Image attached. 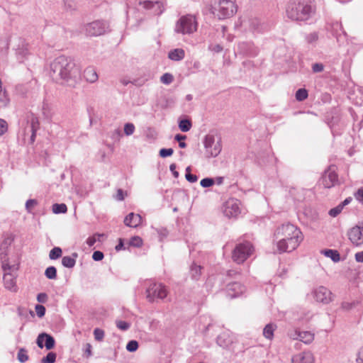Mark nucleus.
Instances as JSON below:
<instances>
[{"instance_id":"obj_24","label":"nucleus","mask_w":363,"mask_h":363,"mask_svg":"<svg viewBox=\"0 0 363 363\" xmlns=\"http://www.w3.org/2000/svg\"><path fill=\"white\" fill-rule=\"evenodd\" d=\"M143 244V239L139 236H133L132 237L129 242L128 245L135 247H140Z\"/></svg>"},{"instance_id":"obj_26","label":"nucleus","mask_w":363,"mask_h":363,"mask_svg":"<svg viewBox=\"0 0 363 363\" xmlns=\"http://www.w3.org/2000/svg\"><path fill=\"white\" fill-rule=\"evenodd\" d=\"M325 256L330 257L334 262H338L340 259V254L336 250H327L324 251Z\"/></svg>"},{"instance_id":"obj_28","label":"nucleus","mask_w":363,"mask_h":363,"mask_svg":"<svg viewBox=\"0 0 363 363\" xmlns=\"http://www.w3.org/2000/svg\"><path fill=\"white\" fill-rule=\"evenodd\" d=\"M45 275L48 279H55L57 277V269L55 267H49L45 269Z\"/></svg>"},{"instance_id":"obj_27","label":"nucleus","mask_w":363,"mask_h":363,"mask_svg":"<svg viewBox=\"0 0 363 363\" xmlns=\"http://www.w3.org/2000/svg\"><path fill=\"white\" fill-rule=\"evenodd\" d=\"M75 259L69 256L63 257L62 259V264L64 267L72 268L75 264Z\"/></svg>"},{"instance_id":"obj_56","label":"nucleus","mask_w":363,"mask_h":363,"mask_svg":"<svg viewBox=\"0 0 363 363\" xmlns=\"http://www.w3.org/2000/svg\"><path fill=\"white\" fill-rule=\"evenodd\" d=\"M357 362L358 363H363V347L361 348L359 352L358 357L357 359Z\"/></svg>"},{"instance_id":"obj_38","label":"nucleus","mask_w":363,"mask_h":363,"mask_svg":"<svg viewBox=\"0 0 363 363\" xmlns=\"http://www.w3.org/2000/svg\"><path fill=\"white\" fill-rule=\"evenodd\" d=\"M343 208V205H338L337 206L331 208L329 211V215L332 217H336L337 215H339L342 210Z\"/></svg>"},{"instance_id":"obj_14","label":"nucleus","mask_w":363,"mask_h":363,"mask_svg":"<svg viewBox=\"0 0 363 363\" xmlns=\"http://www.w3.org/2000/svg\"><path fill=\"white\" fill-rule=\"evenodd\" d=\"M240 212V203L238 201L231 199L226 202L224 213L228 217H235Z\"/></svg>"},{"instance_id":"obj_34","label":"nucleus","mask_w":363,"mask_h":363,"mask_svg":"<svg viewBox=\"0 0 363 363\" xmlns=\"http://www.w3.org/2000/svg\"><path fill=\"white\" fill-rule=\"evenodd\" d=\"M192 277L194 279H198L201 274V267L199 265H193L191 268Z\"/></svg>"},{"instance_id":"obj_49","label":"nucleus","mask_w":363,"mask_h":363,"mask_svg":"<svg viewBox=\"0 0 363 363\" xmlns=\"http://www.w3.org/2000/svg\"><path fill=\"white\" fill-rule=\"evenodd\" d=\"M355 199L363 204V189L361 188L354 194Z\"/></svg>"},{"instance_id":"obj_47","label":"nucleus","mask_w":363,"mask_h":363,"mask_svg":"<svg viewBox=\"0 0 363 363\" xmlns=\"http://www.w3.org/2000/svg\"><path fill=\"white\" fill-rule=\"evenodd\" d=\"M116 325H117L118 328H119L121 330H125L128 329V328H129V324L123 320L117 321Z\"/></svg>"},{"instance_id":"obj_45","label":"nucleus","mask_w":363,"mask_h":363,"mask_svg":"<svg viewBox=\"0 0 363 363\" xmlns=\"http://www.w3.org/2000/svg\"><path fill=\"white\" fill-rule=\"evenodd\" d=\"M35 309L39 317H43L45 313V308L42 305H36Z\"/></svg>"},{"instance_id":"obj_5","label":"nucleus","mask_w":363,"mask_h":363,"mask_svg":"<svg viewBox=\"0 0 363 363\" xmlns=\"http://www.w3.org/2000/svg\"><path fill=\"white\" fill-rule=\"evenodd\" d=\"M255 249L250 242L238 244L232 252L233 260L238 264H242L254 253Z\"/></svg>"},{"instance_id":"obj_61","label":"nucleus","mask_w":363,"mask_h":363,"mask_svg":"<svg viewBox=\"0 0 363 363\" xmlns=\"http://www.w3.org/2000/svg\"><path fill=\"white\" fill-rule=\"evenodd\" d=\"M352 201V198H347L340 205H343V207L348 204Z\"/></svg>"},{"instance_id":"obj_63","label":"nucleus","mask_w":363,"mask_h":363,"mask_svg":"<svg viewBox=\"0 0 363 363\" xmlns=\"http://www.w3.org/2000/svg\"><path fill=\"white\" fill-rule=\"evenodd\" d=\"M9 102V99L7 97H5V99L4 100V106H6Z\"/></svg>"},{"instance_id":"obj_3","label":"nucleus","mask_w":363,"mask_h":363,"mask_svg":"<svg viewBox=\"0 0 363 363\" xmlns=\"http://www.w3.org/2000/svg\"><path fill=\"white\" fill-rule=\"evenodd\" d=\"M315 11L311 0H291L286 9L288 17L294 21H306Z\"/></svg>"},{"instance_id":"obj_2","label":"nucleus","mask_w":363,"mask_h":363,"mask_svg":"<svg viewBox=\"0 0 363 363\" xmlns=\"http://www.w3.org/2000/svg\"><path fill=\"white\" fill-rule=\"evenodd\" d=\"M277 240L276 246L279 253L289 252L296 249L303 240V235L296 226L291 223L282 224L274 233Z\"/></svg>"},{"instance_id":"obj_22","label":"nucleus","mask_w":363,"mask_h":363,"mask_svg":"<svg viewBox=\"0 0 363 363\" xmlns=\"http://www.w3.org/2000/svg\"><path fill=\"white\" fill-rule=\"evenodd\" d=\"M275 328L276 326L273 324L267 325L263 330L264 336L269 340H272L274 337V331Z\"/></svg>"},{"instance_id":"obj_53","label":"nucleus","mask_w":363,"mask_h":363,"mask_svg":"<svg viewBox=\"0 0 363 363\" xmlns=\"http://www.w3.org/2000/svg\"><path fill=\"white\" fill-rule=\"evenodd\" d=\"M177 166L175 164H172L169 166V169L172 171L174 177L177 178L179 177V172L176 170Z\"/></svg>"},{"instance_id":"obj_31","label":"nucleus","mask_w":363,"mask_h":363,"mask_svg":"<svg viewBox=\"0 0 363 363\" xmlns=\"http://www.w3.org/2000/svg\"><path fill=\"white\" fill-rule=\"evenodd\" d=\"M308 96V91L305 89H299L296 93V99L299 101L305 100Z\"/></svg>"},{"instance_id":"obj_33","label":"nucleus","mask_w":363,"mask_h":363,"mask_svg":"<svg viewBox=\"0 0 363 363\" xmlns=\"http://www.w3.org/2000/svg\"><path fill=\"white\" fill-rule=\"evenodd\" d=\"M56 360V354L55 352H49L45 357L41 359V363H54Z\"/></svg>"},{"instance_id":"obj_57","label":"nucleus","mask_w":363,"mask_h":363,"mask_svg":"<svg viewBox=\"0 0 363 363\" xmlns=\"http://www.w3.org/2000/svg\"><path fill=\"white\" fill-rule=\"evenodd\" d=\"M123 248V239H119L118 244L116 246V251H119Z\"/></svg>"},{"instance_id":"obj_8","label":"nucleus","mask_w":363,"mask_h":363,"mask_svg":"<svg viewBox=\"0 0 363 363\" xmlns=\"http://www.w3.org/2000/svg\"><path fill=\"white\" fill-rule=\"evenodd\" d=\"M167 294L165 286L162 284L154 283L147 289V298L150 301H154L155 298L163 299Z\"/></svg>"},{"instance_id":"obj_41","label":"nucleus","mask_w":363,"mask_h":363,"mask_svg":"<svg viewBox=\"0 0 363 363\" xmlns=\"http://www.w3.org/2000/svg\"><path fill=\"white\" fill-rule=\"evenodd\" d=\"M38 204V202L35 199H29L27 201L26 203V209L28 212H31L32 210Z\"/></svg>"},{"instance_id":"obj_35","label":"nucleus","mask_w":363,"mask_h":363,"mask_svg":"<svg viewBox=\"0 0 363 363\" xmlns=\"http://www.w3.org/2000/svg\"><path fill=\"white\" fill-rule=\"evenodd\" d=\"M160 80L164 84H169L173 82L174 77L172 74L169 73H165L161 77Z\"/></svg>"},{"instance_id":"obj_13","label":"nucleus","mask_w":363,"mask_h":363,"mask_svg":"<svg viewBox=\"0 0 363 363\" xmlns=\"http://www.w3.org/2000/svg\"><path fill=\"white\" fill-rule=\"evenodd\" d=\"M315 358L312 352L305 351L299 352L292 357V363H314Z\"/></svg>"},{"instance_id":"obj_60","label":"nucleus","mask_w":363,"mask_h":363,"mask_svg":"<svg viewBox=\"0 0 363 363\" xmlns=\"http://www.w3.org/2000/svg\"><path fill=\"white\" fill-rule=\"evenodd\" d=\"M5 250H3L1 247H0V259H4L6 257Z\"/></svg>"},{"instance_id":"obj_39","label":"nucleus","mask_w":363,"mask_h":363,"mask_svg":"<svg viewBox=\"0 0 363 363\" xmlns=\"http://www.w3.org/2000/svg\"><path fill=\"white\" fill-rule=\"evenodd\" d=\"M135 131V125L133 123H126L124 126V133L126 135H132Z\"/></svg>"},{"instance_id":"obj_17","label":"nucleus","mask_w":363,"mask_h":363,"mask_svg":"<svg viewBox=\"0 0 363 363\" xmlns=\"http://www.w3.org/2000/svg\"><path fill=\"white\" fill-rule=\"evenodd\" d=\"M245 291V287L240 283L234 282L228 285L226 292L228 296L234 298L242 294Z\"/></svg>"},{"instance_id":"obj_62","label":"nucleus","mask_w":363,"mask_h":363,"mask_svg":"<svg viewBox=\"0 0 363 363\" xmlns=\"http://www.w3.org/2000/svg\"><path fill=\"white\" fill-rule=\"evenodd\" d=\"M179 146L181 148H185V147H186V143L181 141V142H179Z\"/></svg>"},{"instance_id":"obj_29","label":"nucleus","mask_w":363,"mask_h":363,"mask_svg":"<svg viewBox=\"0 0 363 363\" xmlns=\"http://www.w3.org/2000/svg\"><path fill=\"white\" fill-rule=\"evenodd\" d=\"M18 360L20 362H26L28 360V355L27 354V350L24 348H21L18 350V355H17Z\"/></svg>"},{"instance_id":"obj_20","label":"nucleus","mask_w":363,"mask_h":363,"mask_svg":"<svg viewBox=\"0 0 363 363\" xmlns=\"http://www.w3.org/2000/svg\"><path fill=\"white\" fill-rule=\"evenodd\" d=\"M84 77L86 82L94 83L98 80L99 76L94 68L89 67L84 71Z\"/></svg>"},{"instance_id":"obj_51","label":"nucleus","mask_w":363,"mask_h":363,"mask_svg":"<svg viewBox=\"0 0 363 363\" xmlns=\"http://www.w3.org/2000/svg\"><path fill=\"white\" fill-rule=\"evenodd\" d=\"M140 5H142L145 9H150L153 6L154 3L150 1H140L139 3Z\"/></svg>"},{"instance_id":"obj_23","label":"nucleus","mask_w":363,"mask_h":363,"mask_svg":"<svg viewBox=\"0 0 363 363\" xmlns=\"http://www.w3.org/2000/svg\"><path fill=\"white\" fill-rule=\"evenodd\" d=\"M192 126L191 121L188 119L181 120L179 123V128L182 132L189 131Z\"/></svg>"},{"instance_id":"obj_44","label":"nucleus","mask_w":363,"mask_h":363,"mask_svg":"<svg viewBox=\"0 0 363 363\" xmlns=\"http://www.w3.org/2000/svg\"><path fill=\"white\" fill-rule=\"evenodd\" d=\"M214 184V181L213 179H210V178H205V179H203L201 182H200V184L203 186V187H210L211 186H213Z\"/></svg>"},{"instance_id":"obj_1","label":"nucleus","mask_w":363,"mask_h":363,"mask_svg":"<svg viewBox=\"0 0 363 363\" xmlns=\"http://www.w3.org/2000/svg\"><path fill=\"white\" fill-rule=\"evenodd\" d=\"M50 74L53 79L69 87H76L81 78L80 68L75 62L64 56L57 57L50 64Z\"/></svg>"},{"instance_id":"obj_32","label":"nucleus","mask_w":363,"mask_h":363,"mask_svg":"<svg viewBox=\"0 0 363 363\" xmlns=\"http://www.w3.org/2000/svg\"><path fill=\"white\" fill-rule=\"evenodd\" d=\"M62 256V250L58 247H55L50 252L49 257L51 259H55Z\"/></svg>"},{"instance_id":"obj_16","label":"nucleus","mask_w":363,"mask_h":363,"mask_svg":"<svg viewBox=\"0 0 363 363\" xmlns=\"http://www.w3.org/2000/svg\"><path fill=\"white\" fill-rule=\"evenodd\" d=\"M293 339L299 340L305 344H310L314 340V333L310 331L295 330L294 334L291 335Z\"/></svg>"},{"instance_id":"obj_48","label":"nucleus","mask_w":363,"mask_h":363,"mask_svg":"<svg viewBox=\"0 0 363 363\" xmlns=\"http://www.w3.org/2000/svg\"><path fill=\"white\" fill-rule=\"evenodd\" d=\"M92 258L95 261H101L104 258V254L101 251H95L92 255Z\"/></svg>"},{"instance_id":"obj_6","label":"nucleus","mask_w":363,"mask_h":363,"mask_svg":"<svg viewBox=\"0 0 363 363\" xmlns=\"http://www.w3.org/2000/svg\"><path fill=\"white\" fill-rule=\"evenodd\" d=\"M196 18L191 15L182 16L176 24L175 31L182 34H191L197 30Z\"/></svg>"},{"instance_id":"obj_42","label":"nucleus","mask_w":363,"mask_h":363,"mask_svg":"<svg viewBox=\"0 0 363 363\" xmlns=\"http://www.w3.org/2000/svg\"><path fill=\"white\" fill-rule=\"evenodd\" d=\"M186 179H187V181H189V182H191V183H194V182H196L198 179L196 175L195 174H191L189 173L190 172V167H188L186 169Z\"/></svg>"},{"instance_id":"obj_50","label":"nucleus","mask_w":363,"mask_h":363,"mask_svg":"<svg viewBox=\"0 0 363 363\" xmlns=\"http://www.w3.org/2000/svg\"><path fill=\"white\" fill-rule=\"evenodd\" d=\"M323 65L320 63H315L312 66L313 72H320L323 70Z\"/></svg>"},{"instance_id":"obj_55","label":"nucleus","mask_w":363,"mask_h":363,"mask_svg":"<svg viewBox=\"0 0 363 363\" xmlns=\"http://www.w3.org/2000/svg\"><path fill=\"white\" fill-rule=\"evenodd\" d=\"M355 259L358 262H363V251L355 254Z\"/></svg>"},{"instance_id":"obj_46","label":"nucleus","mask_w":363,"mask_h":363,"mask_svg":"<svg viewBox=\"0 0 363 363\" xmlns=\"http://www.w3.org/2000/svg\"><path fill=\"white\" fill-rule=\"evenodd\" d=\"M84 348V354L86 358L90 357L92 355V346L90 343H86Z\"/></svg>"},{"instance_id":"obj_18","label":"nucleus","mask_w":363,"mask_h":363,"mask_svg":"<svg viewBox=\"0 0 363 363\" xmlns=\"http://www.w3.org/2000/svg\"><path fill=\"white\" fill-rule=\"evenodd\" d=\"M142 222L143 218L141 216L134 213H130L124 219L125 225L130 228H137L142 224Z\"/></svg>"},{"instance_id":"obj_59","label":"nucleus","mask_w":363,"mask_h":363,"mask_svg":"<svg viewBox=\"0 0 363 363\" xmlns=\"http://www.w3.org/2000/svg\"><path fill=\"white\" fill-rule=\"evenodd\" d=\"M186 138V135H180V134H177L175 136V140L179 141V142H181L182 140H185Z\"/></svg>"},{"instance_id":"obj_15","label":"nucleus","mask_w":363,"mask_h":363,"mask_svg":"<svg viewBox=\"0 0 363 363\" xmlns=\"http://www.w3.org/2000/svg\"><path fill=\"white\" fill-rule=\"evenodd\" d=\"M54 338L46 333L40 334L37 338V345L40 348H43L45 345L47 350H51L55 346Z\"/></svg>"},{"instance_id":"obj_43","label":"nucleus","mask_w":363,"mask_h":363,"mask_svg":"<svg viewBox=\"0 0 363 363\" xmlns=\"http://www.w3.org/2000/svg\"><path fill=\"white\" fill-rule=\"evenodd\" d=\"M173 152H174V150L172 148H168V149L163 148L160 150V156L162 157H167L171 156L173 154Z\"/></svg>"},{"instance_id":"obj_4","label":"nucleus","mask_w":363,"mask_h":363,"mask_svg":"<svg viewBox=\"0 0 363 363\" xmlns=\"http://www.w3.org/2000/svg\"><path fill=\"white\" fill-rule=\"evenodd\" d=\"M213 13L219 19L232 17L237 12V5L230 0H220L213 8Z\"/></svg>"},{"instance_id":"obj_40","label":"nucleus","mask_w":363,"mask_h":363,"mask_svg":"<svg viewBox=\"0 0 363 363\" xmlns=\"http://www.w3.org/2000/svg\"><path fill=\"white\" fill-rule=\"evenodd\" d=\"M8 127L9 126L7 122L4 119L0 118V136L3 135L7 132Z\"/></svg>"},{"instance_id":"obj_58","label":"nucleus","mask_w":363,"mask_h":363,"mask_svg":"<svg viewBox=\"0 0 363 363\" xmlns=\"http://www.w3.org/2000/svg\"><path fill=\"white\" fill-rule=\"evenodd\" d=\"M2 268L4 271L6 272V270H10L11 269V267L9 265V263L6 262L5 261H3Z\"/></svg>"},{"instance_id":"obj_12","label":"nucleus","mask_w":363,"mask_h":363,"mask_svg":"<svg viewBox=\"0 0 363 363\" xmlns=\"http://www.w3.org/2000/svg\"><path fill=\"white\" fill-rule=\"evenodd\" d=\"M234 339V336L230 331L225 330L218 336L217 343L223 348L231 349Z\"/></svg>"},{"instance_id":"obj_30","label":"nucleus","mask_w":363,"mask_h":363,"mask_svg":"<svg viewBox=\"0 0 363 363\" xmlns=\"http://www.w3.org/2000/svg\"><path fill=\"white\" fill-rule=\"evenodd\" d=\"M103 236H104V234L96 233L94 235L89 237L87 238L86 244L89 247H91L96 243V241H100V238L103 237Z\"/></svg>"},{"instance_id":"obj_54","label":"nucleus","mask_w":363,"mask_h":363,"mask_svg":"<svg viewBox=\"0 0 363 363\" xmlns=\"http://www.w3.org/2000/svg\"><path fill=\"white\" fill-rule=\"evenodd\" d=\"M124 193H123V191L122 189H118L117 191V194H116V199L119 201H122L124 199Z\"/></svg>"},{"instance_id":"obj_52","label":"nucleus","mask_w":363,"mask_h":363,"mask_svg":"<svg viewBox=\"0 0 363 363\" xmlns=\"http://www.w3.org/2000/svg\"><path fill=\"white\" fill-rule=\"evenodd\" d=\"M37 299H38V302L45 303V302H46V301L48 299V296H47L46 294L40 293L38 295Z\"/></svg>"},{"instance_id":"obj_21","label":"nucleus","mask_w":363,"mask_h":363,"mask_svg":"<svg viewBox=\"0 0 363 363\" xmlns=\"http://www.w3.org/2000/svg\"><path fill=\"white\" fill-rule=\"evenodd\" d=\"M185 56V52L182 48H177L171 50L168 57L170 60L174 61H179L182 60Z\"/></svg>"},{"instance_id":"obj_64","label":"nucleus","mask_w":363,"mask_h":363,"mask_svg":"<svg viewBox=\"0 0 363 363\" xmlns=\"http://www.w3.org/2000/svg\"><path fill=\"white\" fill-rule=\"evenodd\" d=\"M342 307L345 308H350L349 303H343Z\"/></svg>"},{"instance_id":"obj_10","label":"nucleus","mask_w":363,"mask_h":363,"mask_svg":"<svg viewBox=\"0 0 363 363\" xmlns=\"http://www.w3.org/2000/svg\"><path fill=\"white\" fill-rule=\"evenodd\" d=\"M106 28L105 23L96 21L86 26V32L89 35L97 36L104 34L106 32Z\"/></svg>"},{"instance_id":"obj_37","label":"nucleus","mask_w":363,"mask_h":363,"mask_svg":"<svg viewBox=\"0 0 363 363\" xmlns=\"http://www.w3.org/2000/svg\"><path fill=\"white\" fill-rule=\"evenodd\" d=\"M138 348V343L136 340H131L128 342L126 345V350L129 352H135Z\"/></svg>"},{"instance_id":"obj_25","label":"nucleus","mask_w":363,"mask_h":363,"mask_svg":"<svg viewBox=\"0 0 363 363\" xmlns=\"http://www.w3.org/2000/svg\"><path fill=\"white\" fill-rule=\"evenodd\" d=\"M67 211V208L65 203H55L52 205V211L54 213H65Z\"/></svg>"},{"instance_id":"obj_36","label":"nucleus","mask_w":363,"mask_h":363,"mask_svg":"<svg viewBox=\"0 0 363 363\" xmlns=\"http://www.w3.org/2000/svg\"><path fill=\"white\" fill-rule=\"evenodd\" d=\"M104 331L100 328H96L94 330V338L96 341H102L104 337Z\"/></svg>"},{"instance_id":"obj_9","label":"nucleus","mask_w":363,"mask_h":363,"mask_svg":"<svg viewBox=\"0 0 363 363\" xmlns=\"http://www.w3.org/2000/svg\"><path fill=\"white\" fill-rule=\"evenodd\" d=\"M347 237L352 244L356 247L363 245V220L347 231Z\"/></svg>"},{"instance_id":"obj_19","label":"nucleus","mask_w":363,"mask_h":363,"mask_svg":"<svg viewBox=\"0 0 363 363\" xmlns=\"http://www.w3.org/2000/svg\"><path fill=\"white\" fill-rule=\"evenodd\" d=\"M3 280L4 286L6 289L13 292L17 291L18 287L16 285V277L13 274L10 272H5Z\"/></svg>"},{"instance_id":"obj_11","label":"nucleus","mask_w":363,"mask_h":363,"mask_svg":"<svg viewBox=\"0 0 363 363\" xmlns=\"http://www.w3.org/2000/svg\"><path fill=\"white\" fill-rule=\"evenodd\" d=\"M314 298L323 303H328L333 300L332 293L324 286H319L315 290Z\"/></svg>"},{"instance_id":"obj_7","label":"nucleus","mask_w":363,"mask_h":363,"mask_svg":"<svg viewBox=\"0 0 363 363\" xmlns=\"http://www.w3.org/2000/svg\"><path fill=\"white\" fill-rule=\"evenodd\" d=\"M337 168L335 165H330L324 172L320 182L325 188H331L338 183Z\"/></svg>"}]
</instances>
